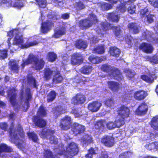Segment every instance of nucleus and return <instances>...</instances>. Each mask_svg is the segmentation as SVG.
I'll return each instance as SVG.
<instances>
[{"label":"nucleus","mask_w":158,"mask_h":158,"mask_svg":"<svg viewBox=\"0 0 158 158\" xmlns=\"http://www.w3.org/2000/svg\"><path fill=\"white\" fill-rule=\"evenodd\" d=\"M117 112L118 118L114 122L116 127L119 128L125 124V120L129 117L130 111L128 107L122 105L118 108Z\"/></svg>","instance_id":"f257e3e1"},{"label":"nucleus","mask_w":158,"mask_h":158,"mask_svg":"<svg viewBox=\"0 0 158 158\" xmlns=\"http://www.w3.org/2000/svg\"><path fill=\"white\" fill-rule=\"evenodd\" d=\"M101 70L108 73L109 76L120 81L122 80L123 77L120 70L118 68L112 67L107 64H103L101 67Z\"/></svg>","instance_id":"f03ea898"},{"label":"nucleus","mask_w":158,"mask_h":158,"mask_svg":"<svg viewBox=\"0 0 158 158\" xmlns=\"http://www.w3.org/2000/svg\"><path fill=\"white\" fill-rule=\"evenodd\" d=\"M47 17V20L41 24V31L44 34L47 33L54 26L56 21L59 19V15L55 14H48Z\"/></svg>","instance_id":"7ed1b4c3"},{"label":"nucleus","mask_w":158,"mask_h":158,"mask_svg":"<svg viewBox=\"0 0 158 158\" xmlns=\"http://www.w3.org/2000/svg\"><path fill=\"white\" fill-rule=\"evenodd\" d=\"M79 152L78 145L74 142H71L67 145L66 150L63 149L60 150L57 153V155H63L67 157L68 156H73L77 155Z\"/></svg>","instance_id":"20e7f679"},{"label":"nucleus","mask_w":158,"mask_h":158,"mask_svg":"<svg viewBox=\"0 0 158 158\" xmlns=\"http://www.w3.org/2000/svg\"><path fill=\"white\" fill-rule=\"evenodd\" d=\"M9 133L10 135L12 137L13 139L16 140H19V138L17 134L16 133V131L18 132L19 135L21 138L23 139L24 137V134L22 127L19 124L17 127V130L14 129V124L13 122L10 124L9 129Z\"/></svg>","instance_id":"39448f33"},{"label":"nucleus","mask_w":158,"mask_h":158,"mask_svg":"<svg viewBox=\"0 0 158 158\" xmlns=\"http://www.w3.org/2000/svg\"><path fill=\"white\" fill-rule=\"evenodd\" d=\"M101 30L105 34H107L108 31L112 29L114 30L115 35L118 37L120 35L122 32L119 27L111 26V24L107 21L102 22L100 24Z\"/></svg>","instance_id":"423d86ee"},{"label":"nucleus","mask_w":158,"mask_h":158,"mask_svg":"<svg viewBox=\"0 0 158 158\" xmlns=\"http://www.w3.org/2000/svg\"><path fill=\"white\" fill-rule=\"evenodd\" d=\"M23 6V3L20 0H15L14 2L12 0H0V7L2 8L15 7L20 9Z\"/></svg>","instance_id":"0eeeda50"},{"label":"nucleus","mask_w":158,"mask_h":158,"mask_svg":"<svg viewBox=\"0 0 158 158\" xmlns=\"http://www.w3.org/2000/svg\"><path fill=\"white\" fill-rule=\"evenodd\" d=\"M23 40L22 35L19 36L17 34L15 36L13 44L18 46L20 45V48L22 49L27 48L29 47L37 45L38 42L36 40L33 42H27L26 44H23Z\"/></svg>","instance_id":"6e6552de"},{"label":"nucleus","mask_w":158,"mask_h":158,"mask_svg":"<svg viewBox=\"0 0 158 158\" xmlns=\"http://www.w3.org/2000/svg\"><path fill=\"white\" fill-rule=\"evenodd\" d=\"M32 67L38 71L42 69L44 66L45 62L43 58H40L38 56L32 54Z\"/></svg>","instance_id":"1a4fd4ad"},{"label":"nucleus","mask_w":158,"mask_h":158,"mask_svg":"<svg viewBox=\"0 0 158 158\" xmlns=\"http://www.w3.org/2000/svg\"><path fill=\"white\" fill-rule=\"evenodd\" d=\"M72 123L71 117L66 115L60 119L59 126L61 130H67L70 129Z\"/></svg>","instance_id":"9d476101"},{"label":"nucleus","mask_w":158,"mask_h":158,"mask_svg":"<svg viewBox=\"0 0 158 158\" xmlns=\"http://www.w3.org/2000/svg\"><path fill=\"white\" fill-rule=\"evenodd\" d=\"M86 100V97L83 93L79 92L73 97L71 100V103L74 105H81Z\"/></svg>","instance_id":"9b49d317"},{"label":"nucleus","mask_w":158,"mask_h":158,"mask_svg":"<svg viewBox=\"0 0 158 158\" xmlns=\"http://www.w3.org/2000/svg\"><path fill=\"white\" fill-rule=\"evenodd\" d=\"M84 60L83 56L81 53H74L71 56V63L73 65H79L83 62Z\"/></svg>","instance_id":"f8f14e48"},{"label":"nucleus","mask_w":158,"mask_h":158,"mask_svg":"<svg viewBox=\"0 0 158 158\" xmlns=\"http://www.w3.org/2000/svg\"><path fill=\"white\" fill-rule=\"evenodd\" d=\"M32 121L35 127L39 128H43L47 125L46 121L39 115H34L32 118Z\"/></svg>","instance_id":"ddd939ff"},{"label":"nucleus","mask_w":158,"mask_h":158,"mask_svg":"<svg viewBox=\"0 0 158 158\" xmlns=\"http://www.w3.org/2000/svg\"><path fill=\"white\" fill-rule=\"evenodd\" d=\"M106 121L104 119H101L96 121L94 124V127L98 133H103L106 129Z\"/></svg>","instance_id":"4468645a"},{"label":"nucleus","mask_w":158,"mask_h":158,"mask_svg":"<svg viewBox=\"0 0 158 158\" xmlns=\"http://www.w3.org/2000/svg\"><path fill=\"white\" fill-rule=\"evenodd\" d=\"M100 141L105 146L108 148L113 147L115 143L114 138L112 136L108 135H104L102 137Z\"/></svg>","instance_id":"2eb2a0df"},{"label":"nucleus","mask_w":158,"mask_h":158,"mask_svg":"<svg viewBox=\"0 0 158 158\" xmlns=\"http://www.w3.org/2000/svg\"><path fill=\"white\" fill-rule=\"evenodd\" d=\"M17 89L15 87H10L7 90V95L9 97L10 101L13 106L16 104V101Z\"/></svg>","instance_id":"dca6fc26"},{"label":"nucleus","mask_w":158,"mask_h":158,"mask_svg":"<svg viewBox=\"0 0 158 158\" xmlns=\"http://www.w3.org/2000/svg\"><path fill=\"white\" fill-rule=\"evenodd\" d=\"M66 110V107H63L61 105H58L52 108L51 112L55 117L57 118L62 114L65 113Z\"/></svg>","instance_id":"f3484780"},{"label":"nucleus","mask_w":158,"mask_h":158,"mask_svg":"<svg viewBox=\"0 0 158 158\" xmlns=\"http://www.w3.org/2000/svg\"><path fill=\"white\" fill-rule=\"evenodd\" d=\"M148 107L144 102L141 103L135 111V114L138 116H143L147 113Z\"/></svg>","instance_id":"a211bd4d"},{"label":"nucleus","mask_w":158,"mask_h":158,"mask_svg":"<svg viewBox=\"0 0 158 158\" xmlns=\"http://www.w3.org/2000/svg\"><path fill=\"white\" fill-rule=\"evenodd\" d=\"M139 50L145 53H151L153 51V48L151 44L146 42H142L138 47Z\"/></svg>","instance_id":"6ab92c4d"},{"label":"nucleus","mask_w":158,"mask_h":158,"mask_svg":"<svg viewBox=\"0 0 158 158\" xmlns=\"http://www.w3.org/2000/svg\"><path fill=\"white\" fill-rule=\"evenodd\" d=\"M127 28L129 32L134 34H138L141 29L140 26L135 22H131L128 24Z\"/></svg>","instance_id":"aec40b11"},{"label":"nucleus","mask_w":158,"mask_h":158,"mask_svg":"<svg viewBox=\"0 0 158 158\" xmlns=\"http://www.w3.org/2000/svg\"><path fill=\"white\" fill-rule=\"evenodd\" d=\"M92 25L91 21L88 19H84L80 20L78 27L80 29L85 30L91 27Z\"/></svg>","instance_id":"412c9836"},{"label":"nucleus","mask_w":158,"mask_h":158,"mask_svg":"<svg viewBox=\"0 0 158 158\" xmlns=\"http://www.w3.org/2000/svg\"><path fill=\"white\" fill-rule=\"evenodd\" d=\"M140 77L143 81L151 84L154 81L155 79H156L157 77L155 74L149 73L148 75H142L140 76Z\"/></svg>","instance_id":"4be33fe9"},{"label":"nucleus","mask_w":158,"mask_h":158,"mask_svg":"<svg viewBox=\"0 0 158 158\" xmlns=\"http://www.w3.org/2000/svg\"><path fill=\"white\" fill-rule=\"evenodd\" d=\"M101 106V103L97 101H94L88 104V108L92 112H95L98 110Z\"/></svg>","instance_id":"5701e85b"},{"label":"nucleus","mask_w":158,"mask_h":158,"mask_svg":"<svg viewBox=\"0 0 158 158\" xmlns=\"http://www.w3.org/2000/svg\"><path fill=\"white\" fill-rule=\"evenodd\" d=\"M147 92L143 90H139L135 91L134 94V98L137 101H141L143 100L147 96Z\"/></svg>","instance_id":"b1692460"},{"label":"nucleus","mask_w":158,"mask_h":158,"mask_svg":"<svg viewBox=\"0 0 158 158\" xmlns=\"http://www.w3.org/2000/svg\"><path fill=\"white\" fill-rule=\"evenodd\" d=\"M9 65L11 71L16 73H19L20 67L16 60H10L9 62Z\"/></svg>","instance_id":"393cba45"},{"label":"nucleus","mask_w":158,"mask_h":158,"mask_svg":"<svg viewBox=\"0 0 158 158\" xmlns=\"http://www.w3.org/2000/svg\"><path fill=\"white\" fill-rule=\"evenodd\" d=\"M72 128L73 132L76 134H81L85 131L84 126L76 123L73 124Z\"/></svg>","instance_id":"a878e982"},{"label":"nucleus","mask_w":158,"mask_h":158,"mask_svg":"<svg viewBox=\"0 0 158 158\" xmlns=\"http://www.w3.org/2000/svg\"><path fill=\"white\" fill-rule=\"evenodd\" d=\"M76 48L79 49L84 50L87 47V42L81 39L77 40L74 43Z\"/></svg>","instance_id":"bb28decb"},{"label":"nucleus","mask_w":158,"mask_h":158,"mask_svg":"<svg viewBox=\"0 0 158 158\" xmlns=\"http://www.w3.org/2000/svg\"><path fill=\"white\" fill-rule=\"evenodd\" d=\"M93 70V67L89 64H85L82 66L79 71L82 74L88 75L90 74Z\"/></svg>","instance_id":"cd10ccee"},{"label":"nucleus","mask_w":158,"mask_h":158,"mask_svg":"<svg viewBox=\"0 0 158 158\" xmlns=\"http://www.w3.org/2000/svg\"><path fill=\"white\" fill-rule=\"evenodd\" d=\"M109 88L113 92H117L119 88V84L117 82L109 81L107 82Z\"/></svg>","instance_id":"c85d7f7f"},{"label":"nucleus","mask_w":158,"mask_h":158,"mask_svg":"<svg viewBox=\"0 0 158 158\" xmlns=\"http://www.w3.org/2000/svg\"><path fill=\"white\" fill-rule=\"evenodd\" d=\"M54 133V130H52L49 129H47L46 130L43 129L40 130L39 135L41 138L45 139L49 135L53 134Z\"/></svg>","instance_id":"c756f323"},{"label":"nucleus","mask_w":158,"mask_h":158,"mask_svg":"<svg viewBox=\"0 0 158 158\" xmlns=\"http://www.w3.org/2000/svg\"><path fill=\"white\" fill-rule=\"evenodd\" d=\"M53 71L49 68H46L44 70L43 77L46 81L49 80L52 77Z\"/></svg>","instance_id":"7c9ffc66"},{"label":"nucleus","mask_w":158,"mask_h":158,"mask_svg":"<svg viewBox=\"0 0 158 158\" xmlns=\"http://www.w3.org/2000/svg\"><path fill=\"white\" fill-rule=\"evenodd\" d=\"M63 78L59 71H57L55 73L54 77L52 78V82L53 83L59 84L61 83Z\"/></svg>","instance_id":"2f4dec72"},{"label":"nucleus","mask_w":158,"mask_h":158,"mask_svg":"<svg viewBox=\"0 0 158 158\" xmlns=\"http://www.w3.org/2000/svg\"><path fill=\"white\" fill-rule=\"evenodd\" d=\"M109 52L111 55L116 57H118L121 53L120 49L115 47H110Z\"/></svg>","instance_id":"473e14b6"},{"label":"nucleus","mask_w":158,"mask_h":158,"mask_svg":"<svg viewBox=\"0 0 158 158\" xmlns=\"http://www.w3.org/2000/svg\"><path fill=\"white\" fill-rule=\"evenodd\" d=\"M88 60L92 64H97L103 61V59L100 57H98L93 55H90Z\"/></svg>","instance_id":"72a5a7b5"},{"label":"nucleus","mask_w":158,"mask_h":158,"mask_svg":"<svg viewBox=\"0 0 158 158\" xmlns=\"http://www.w3.org/2000/svg\"><path fill=\"white\" fill-rule=\"evenodd\" d=\"M26 97L25 103L27 106V109L30 107L29 101L31 99L32 94L31 92L30 89L29 88H27L26 89Z\"/></svg>","instance_id":"f704fd0d"},{"label":"nucleus","mask_w":158,"mask_h":158,"mask_svg":"<svg viewBox=\"0 0 158 158\" xmlns=\"http://www.w3.org/2000/svg\"><path fill=\"white\" fill-rule=\"evenodd\" d=\"M107 18L110 21L113 22L117 23L119 21V17L113 12L108 13Z\"/></svg>","instance_id":"c9c22d12"},{"label":"nucleus","mask_w":158,"mask_h":158,"mask_svg":"<svg viewBox=\"0 0 158 158\" xmlns=\"http://www.w3.org/2000/svg\"><path fill=\"white\" fill-rule=\"evenodd\" d=\"M57 93L54 90H52L47 95V101L48 102H51L56 98Z\"/></svg>","instance_id":"e433bc0d"},{"label":"nucleus","mask_w":158,"mask_h":158,"mask_svg":"<svg viewBox=\"0 0 158 158\" xmlns=\"http://www.w3.org/2000/svg\"><path fill=\"white\" fill-rule=\"evenodd\" d=\"M27 83L29 85H32L33 88L37 89L38 85L37 84L35 78L31 76H28L27 77Z\"/></svg>","instance_id":"4c0bfd02"},{"label":"nucleus","mask_w":158,"mask_h":158,"mask_svg":"<svg viewBox=\"0 0 158 158\" xmlns=\"http://www.w3.org/2000/svg\"><path fill=\"white\" fill-rule=\"evenodd\" d=\"M29 138L32 140L33 142L38 143L39 140L37 135L34 132H29L27 134Z\"/></svg>","instance_id":"58836bf2"},{"label":"nucleus","mask_w":158,"mask_h":158,"mask_svg":"<svg viewBox=\"0 0 158 158\" xmlns=\"http://www.w3.org/2000/svg\"><path fill=\"white\" fill-rule=\"evenodd\" d=\"M47 58L48 61L53 62L57 59V55L53 52H48L46 56Z\"/></svg>","instance_id":"ea45409f"},{"label":"nucleus","mask_w":158,"mask_h":158,"mask_svg":"<svg viewBox=\"0 0 158 158\" xmlns=\"http://www.w3.org/2000/svg\"><path fill=\"white\" fill-rule=\"evenodd\" d=\"M150 125L154 130L158 131V117H154L151 121Z\"/></svg>","instance_id":"a19ab883"},{"label":"nucleus","mask_w":158,"mask_h":158,"mask_svg":"<svg viewBox=\"0 0 158 158\" xmlns=\"http://www.w3.org/2000/svg\"><path fill=\"white\" fill-rule=\"evenodd\" d=\"M94 53L98 54H102L105 52L104 47L103 45H100L96 46L93 50Z\"/></svg>","instance_id":"79ce46f5"},{"label":"nucleus","mask_w":158,"mask_h":158,"mask_svg":"<svg viewBox=\"0 0 158 158\" xmlns=\"http://www.w3.org/2000/svg\"><path fill=\"white\" fill-rule=\"evenodd\" d=\"M37 113L38 115L41 117H45L47 114L46 110L45 109V107L43 105H40L37 111Z\"/></svg>","instance_id":"37998d69"},{"label":"nucleus","mask_w":158,"mask_h":158,"mask_svg":"<svg viewBox=\"0 0 158 158\" xmlns=\"http://www.w3.org/2000/svg\"><path fill=\"white\" fill-rule=\"evenodd\" d=\"M32 54H30L26 60H23V62L21 66L23 69H24L25 66L30 64H32Z\"/></svg>","instance_id":"c03bdc74"},{"label":"nucleus","mask_w":158,"mask_h":158,"mask_svg":"<svg viewBox=\"0 0 158 158\" xmlns=\"http://www.w3.org/2000/svg\"><path fill=\"white\" fill-rule=\"evenodd\" d=\"M89 78L82 76L80 77L77 81V83L81 85L84 84L89 81Z\"/></svg>","instance_id":"a18cd8bd"},{"label":"nucleus","mask_w":158,"mask_h":158,"mask_svg":"<svg viewBox=\"0 0 158 158\" xmlns=\"http://www.w3.org/2000/svg\"><path fill=\"white\" fill-rule=\"evenodd\" d=\"M100 7L103 10H107L112 8V6L109 3L102 2L100 4Z\"/></svg>","instance_id":"49530a36"},{"label":"nucleus","mask_w":158,"mask_h":158,"mask_svg":"<svg viewBox=\"0 0 158 158\" xmlns=\"http://www.w3.org/2000/svg\"><path fill=\"white\" fill-rule=\"evenodd\" d=\"M44 156L45 158H56L52 152L49 149L45 150L44 152Z\"/></svg>","instance_id":"de8ad7c7"},{"label":"nucleus","mask_w":158,"mask_h":158,"mask_svg":"<svg viewBox=\"0 0 158 158\" xmlns=\"http://www.w3.org/2000/svg\"><path fill=\"white\" fill-rule=\"evenodd\" d=\"M147 59L152 63L155 64L158 63V56L156 54L152 56H147Z\"/></svg>","instance_id":"09e8293b"},{"label":"nucleus","mask_w":158,"mask_h":158,"mask_svg":"<svg viewBox=\"0 0 158 158\" xmlns=\"http://www.w3.org/2000/svg\"><path fill=\"white\" fill-rule=\"evenodd\" d=\"M75 7L78 10H81L85 8V6L81 1L79 0L76 2Z\"/></svg>","instance_id":"8fccbe9b"},{"label":"nucleus","mask_w":158,"mask_h":158,"mask_svg":"<svg viewBox=\"0 0 158 158\" xmlns=\"http://www.w3.org/2000/svg\"><path fill=\"white\" fill-rule=\"evenodd\" d=\"M8 51L6 49L0 50V60L4 59L7 56Z\"/></svg>","instance_id":"3c124183"},{"label":"nucleus","mask_w":158,"mask_h":158,"mask_svg":"<svg viewBox=\"0 0 158 158\" xmlns=\"http://www.w3.org/2000/svg\"><path fill=\"white\" fill-rule=\"evenodd\" d=\"M124 72L126 73L127 77L129 78L130 79L134 77L135 74L129 69H125L124 70Z\"/></svg>","instance_id":"603ef678"},{"label":"nucleus","mask_w":158,"mask_h":158,"mask_svg":"<svg viewBox=\"0 0 158 158\" xmlns=\"http://www.w3.org/2000/svg\"><path fill=\"white\" fill-rule=\"evenodd\" d=\"M39 7L41 8H44L46 6V0H35Z\"/></svg>","instance_id":"864d4df0"},{"label":"nucleus","mask_w":158,"mask_h":158,"mask_svg":"<svg viewBox=\"0 0 158 158\" xmlns=\"http://www.w3.org/2000/svg\"><path fill=\"white\" fill-rule=\"evenodd\" d=\"M113 100L111 98L106 99L105 101V104L109 107H111L114 105Z\"/></svg>","instance_id":"5fc2aeb1"},{"label":"nucleus","mask_w":158,"mask_h":158,"mask_svg":"<svg viewBox=\"0 0 158 158\" xmlns=\"http://www.w3.org/2000/svg\"><path fill=\"white\" fill-rule=\"evenodd\" d=\"M155 142L146 144L145 148L148 150H151L155 149Z\"/></svg>","instance_id":"6e6d98bb"},{"label":"nucleus","mask_w":158,"mask_h":158,"mask_svg":"<svg viewBox=\"0 0 158 158\" xmlns=\"http://www.w3.org/2000/svg\"><path fill=\"white\" fill-rule=\"evenodd\" d=\"M106 126L109 129H112L116 127L115 122L110 121L106 123Z\"/></svg>","instance_id":"4d7b16f0"},{"label":"nucleus","mask_w":158,"mask_h":158,"mask_svg":"<svg viewBox=\"0 0 158 158\" xmlns=\"http://www.w3.org/2000/svg\"><path fill=\"white\" fill-rule=\"evenodd\" d=\"M158 136V134L156 133H152L149 132L147 134V137L146 138L147 140L152 139H155Z\"/></svg>","instance_id":"13d9d810"},{"label":"nucleus","mask_w":158,"mask_h":158,"mask_svg":"<svg viewBox=\"0 0 158 158\" xmlns=\"http://www.w3.org/2000/svg\"><path fill=\"white\" fill-rule=\"evenodd\" d=\"M149 4L155 8H158V0H148Z\"/></svg>","instance_id":"bf43d9fd"},{"label":"nucleus","mask_w":158,"mask_h":158,"mask_svg":"<svg viewBox=\"0 0 158 158\" xmlns=\"http://www.w3.org/2000/svg\"><path fill=\"white\" fill-rule=\"evenodd\" d=\"M89 16L90 19L92 21V23H96L98 22V19L97 17L94 14L92 13L89 14Z\"/></svg>","instance_id":"052dcab7"},{"label":"nucleus","mask_w":158,"mask_h":158,"mask_svg":"<svg viewBox=\"0 0 158 158\" xmlns=\"http://www.w3.org/2000/svg\"><path fill=\"white\" fill-rule=\"evenodd\" d=\"M149 10L147 7L141 10L140 11V15L141 17L143 18L145 16L147 13H148Z\"/></svg>","instance_id":"680f3d73"},{"label":"nucleus","mask_w":158,"mask_h":158,"mask_svg":"<svg viewBox=\"0 0 158 158\" xmlns=\"http://www.w3.org/2000/svg\"><path fill=\"white\" fill-rule=\"evenodd\" d=\"M71 113L74 115L76 117H79L81 116L77 108H74L72 109Z\"/></svg>","instance_id":"e2e57ef3"},{"label":"nucleus","mask_w":158,"mask_h":158,"mask_svg":"<svg viewBox=\"0 0 158 158\" xmlns=\"http://www.w3.org/2000/svg\"><path fill=\"white\" fill-rule=\"evenodd\" d=\"M49 140L52 144H57L58 143L57 138L54 136L51 135L49 138Z\"/></svg>","instance_id":"0e129e2a"},{"label":"nucleus","mask_w":158,"mask_h":158,"mask_svg":"<svg viewBox=\"0 0 158 158\" xmlns=\"http://www.w3.org/2000/svg\"><path fill=\"white\" fill-rule=\"evenodd\" d=\"M130 5V6L128 8V11L131 14H132L135 12L136 6L134 5Z\"/></svg>","instance_id":"69168bd1"},{"label":"nucleus","mask_w":158,"mask_h":158,"mask_svg":"<svg viewBox=\"0 0 158 158\" xmlns=\"http://www.w3.org/2000/svg\"><path fill=\"white\" fill-rule=\"evenodd\" d=\"M108 152L105 151H103L101 152L100 156L98 158H108Z\"/></svg>","instance_id":"338daca9"},{"label":"nucleus","mask_w":158,"mask_h":158,"mask_svg":"<svg viewBox=\"0 0 158 158\" xmlns=\"http://www.w3.org/2000/svg\"><path fill=\"white\" fill-rule=\"evenodd\" d=\"M154 15L152 14H148L146 16L147 20L149 23H151L154 21L153 19Z\"/></svg>","instance_id":"774afa93"}]
</instances>
